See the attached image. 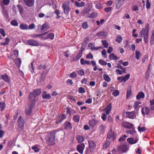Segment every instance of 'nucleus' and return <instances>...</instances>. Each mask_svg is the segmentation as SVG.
I'll list each match as a JSON object with an SVG mask.
<instances>
[{"mask_svg": "<svg viewBox=\"0 0 154 154\" xmlns=\"http://www.w3.org/2000/svg\"><path fill=\"white\" fill-rule=\"evenodd\" d=\"M13 60L17 66H20L21 63V60L20 58H17L15 59H13Z\"/></svg>", "mask_w": 154, "mask_h": 154, "instance_id": "nucleus-27", "label": "nucleus"}, {"mask_svg": "<svg viewBox=\"0 0 154 154\" xmlns=\"http://www.w3.org/2000/svg\"><path fill=\"white\" fill-rule=\"evenodd\" d=\"M9 38H5V42H1L0 45H1L5 46L8 45L9 42Z\"/></svg>", "mask_w": 154, "mask_h": 154, "instance_id": "nucleus-41", "label": "nucleus"}, {"mask_svg": "<svg viewBox=\"0 0 154 154\" xmlns=\"http://www.w3.org/2000/svg\"><path fill=\"white\" fill-rule=\"evenodd\" d=\"M62 7L64 14L68 15L70 10L69 2L66 1L63 3L62 5Z\"/></svg>", "mask_w": 154, "mask_h": 154, "instance_id": "nucleus-4", "label": "nucleus"}, {"mask_svg": "<svg viewBox=\"0 0 154 154\" xmlns=\"http://www.w3.org/2000/svg\"><path fill=\"white\" fill-rule=\"evenodd\" d=\"M109 58L110 60H117L118 59L117 57L113 53H112L109 55Z\"/></svg>", "mask_w": 154, "mask_h": 154, "instance_id": "nucleus-36", "label": "nucleus"}, {"mask_svg": "<svg viewBox=\"0 0 154 154\" xmlns=\"http://www.w3.org/2000/svg\"><path fill=\"white\" fill-rule=\"evenodd\" d=\"M127 141L130 143L133 144L137 143L138 140H134L133 138H128L127 139Z\"/></svg>", "mask_w": 154, "mask_h": 154, "instance_id": "nucleus-24", "label": "nucleus"}, {"mask_svg": "<svg viewBox=\"0 0 154 154\" xmlns=\"http://www.w3.org/2000/svg\"><path fill=\"white\" fill-rule=\"evenodd\" d=\"M45 79V77L43 75V74H41V77L40 78L39 80L38 81V84L39 85H41L44 81Z\"/></svg>", "mask_w": 154, "mask_h": 154, "instance_id": "nucleus-30", "label": "nucleus"}, {"mask_svg": "<svg viewBox=\"0 0 154 154\" xmlns=\"http://www.w3.org/2000/svg\"><path fill=\"white\" fill-rule=\"evenodd\" d=\"M112 109L111 104L109 103L104 109H106V113L107 115L109 114Z\"/></svg>", "mask_w": 154, "mask_h": 154, "instance_id": "nucleus-21", "label": "nucleus"}, {"mask_svg": "<svg viewBox=\"0 0 154 154\" xmlns=\"http://www.w3.org/2000/svg\"><path fill=\"white\" fill-rule=\"evenodd\" d=\"M82 27L83 29H87L88 27L87 23L86 22H83L82 24Z\"/></svg>", "mask_w": 154, "mask_h": 154, "instance_id": "nucleus-48", "label": "nucleus"}, {"mask_svg": "<svg viewBox=\"0 0 154 154\" xmlns=\"http://www.w3.org/2000/svg\"><path fill=\"white\" fill-rule=\"evenodd\" d=\"M130 76L129 74L126 75L124 77H122V79L121 80L120 82H126L129 79Z\"/></svg>", "mask_w": 154, "mask_h": 154, "instance_id": "nucleus-33", "label": "nucleus"}, {"mask_svg": "<svg viewBox=\"0 0 154 154\" xmlns=\"http://www.w3.org/2000/svg\"><path fill=\"white\" fill-rule=\"evenodd\" d=\"M108 35L107 32L105 31H101L97 32L96 33V35L98 36L105 37Z\"/></svg>", "mask_w": 154, "mask_h": 154, "instance_id": "nucleus-19", "label": "nucleus"}, {"mask_svg": "<svg viewBox=\"0 0 154 154\" xmlns=\"http://www.w3.org/2000/svg\"><path fill=\"white\" fill-rule=\"evenodd\" d=\"M98 122V121L97 120L93 119L89 121V123L91 127H94Z\"/></svg>", "mask_w": 154, "mask_h": 154, "instance_id": "nucleus-22", "label": "nucleus"}, {"mask_svg": "<svg viewBox=\"0 0 154 154\" xmlns=\"http://www.w3.org/2000/svg\"><path fill=\"white\" fill-rule=\"evenodd\" d=\"M76 72L78 73L79 75H80L81 76H82L84 75L85 72L84 70L82 69L79 71L77 70Z\"/></svg>", "mask_w": 154, "mask_h": 154, "instance_id": "nucleus-47", "label": "nucleus"}, {"mask_svg": "<svg viewBox=\"0 0 154 154\" xmlns=\"http://www.w3.org/2000/svg\"><path fill=\"white\" fill-rule=\"evenodd\" d=\"M119 94V92L118 90H116L113 92L112 94L114 96L116 97Z\"/></svg>", "mask_w": 154, "mask_h": 154, "instance_id": "nucleus-61", "label": "nucleus"}, {"mask_svg": "<svg viewBox=\"0 0 154 154\" xmlns=\"http://www.w3.org/2000/svg\"><path fill=\"white\" fill-rule=\"evenodd\" d=\"M118 149L119 151L125 152L127 151L128 148L126 144H123L119 146Z\"/></svg>", "mask_w": 154, "mask_h": 154, "instance_id": "nucleus-9", "label": "nucleus"}, {"mask_svg": "<svg viewBox=\"0 0 154 154\" xmlns=\"http://www.w3.org/2000/svg\"><path fill=\"white\" fill-rule=\"evenodd\" d=\"M80 116L79 115H75L73 117V120L75 122H78L80 119Z\"/></svg>", "mask_w": 154, "mask_h": 154, "instance_id": "nucleus-37", "label": "nucleus"}, {"mask_svg": "<svg viewBox=\"0 0 154 154\" xmlns=\"http://www.w3.org/2000/svg\"><path fill=\"white\" fill-rule=\"evenodd\" d=\"M28 44L32 46H38L39 45V42L33 39H29L27 41Z\"/></svg>", "mask_w": 154, "mask_h": 154, "instance_id": "nucleus-8", "label": "nucleus"}, {"mask_svg": "<svg viewBox=\"0 0 154 154\" xmlns=\"http://www.w3.org/2000/svg\"><path fill=\"white\" fill-rule=\"evenodd\" d=\"M114 132L112 131V129H111L109 132L107 137V139H110L112 137H113V139H115L114 136Z\"/></svg>", "mask_w": 154, "mask_h": 154, "instance_id": "nucleus-18", "label": "nucleus"}, {"mask_svg": "<svg viewBox=\"0 0 154 154\" xmlns=\"http://www.w3.org/2000/svg\"><path fill=\"white\" fill-rule=\"evenodd\" d=\"M32 148L35 152H38L39 151V149L38 146L36 145L32 146Z\"/></svg>", "mask_w": 154, "mask_h": 154, "instance_id": "nucleus-51", "label": "nucleus"}, {"mask_svg": "<svg viewBox=\"0 0 154 154\" xmlns=\"http://www.w3.org/2000/svg\"><path fill=\"white\" fill-rule=\"evenodd\" d=\"M82 55V53L81 52H79L78 53V54L76 57L74 59V61H76L79 60V58L81 57Z\"/></svg>", "mask_w": 154, "mask_h": 154, "instance_id": "nucleus-42", "label": "nucleus"}, {"mask_svg": "<svg viewBox=\"0 0 154 154\" xmlns=\"http://www.w3.org/2000/svg\"><path fill=\"white\" fill-rule=\"evenodd\" d=\"M126 116L129 119H133L135 118L136 116L135 114V113L133 112H125Z\"/></svg>", "mask_w": 154, "mask_h": 154, "instance_id": "nucleus-10", "label": "nucleus"}, {"mask_svg": "<svg viewBox=\"0 0 154 154\" xmlns=\"http://www.w3.org/2000/svg\"><path fill=\"white\" fill-rule=\"evenodd\" d=\"M20 29L22 30H26L28 29V26L27 24L25 23H21L20 26Z\"/></svg>", "mask_w": 154, "mask_h": 154, "instance_id": "nucleus-25", "label": "nucleus"}, {"mask_svg": "<svg viewBox=\"0 0 154 154\" xmlns=\"http://www.w3.org/2000/svg\"><path fill=\"white\" fill-rule=\"evenodd\" d=\"M11 25L14 26H18V23L17 22V20H12L11 22Z\"/></svg>", "mask_w": 154, "mask_h": 154, "instance_id": "nucleus-44", "label": "nucleus"}, {"mask_svg": "<svg viewBox=\"0 0 154 154\" xmlns=\"http://www.w3.org/2000/svg\"><path fill=\"white\" fill-rule=\"evenodd\" d=\"M46 69V66L45 65H43L42 64H41L39 65L38 67V70H41L42 69Z\"/></svg>", "mask_w": 154, "mask_h": 154, "instance_id": "nucleus-54", "label": "nucleus"}, {"mask_svg": "<svg viewBox=\"0 0 154 154\" xmlns=\"http://www.w3.org/2000/svg\"><path fill=\"white\" fill-rule=\"evenodd\" d=\"M5 104L4 102H1L0 101V109L1 111H2L5 107Z\"/></svg>", "mask_w": 154, "mask_h": 154, "instance_id": "nucleus-38", "label": "nucleus"}, {"mask_svg": "<svg viewBox=\"0 0 154 154\" xmlns=\"http://www.w3.org/2000/svg\"><path fill=\"white\" fill-rule=\"evenodd\" d=\"M142 113L143 115H147L150 112V110L148 107L143 108L142 109Z\"/></svg>", "mask_w": 154, "mask_h": 154, "instance_id": "nucleus-20", "label": "nucleus"}, {"mask_svg": "<svg viewBox=\"0 0 154 154\" xmlns=\"http://www.w3.org/2000/svg\"><path fill=\"white\" fill-rule=\"evenodd\" d=\"M13 53L11 56H8V57L10 59H14V58H15L17 57L18 56V50H15L13 51Z\"/></svg>", "mask_w": 154, "mask_h": 154, "instance_id": "nucleus-15", "label": "nucleus"}, {"mask_svg": "<svg viewBox=\"0 0 154 154\" xmlns=\"http://www.w3.org/2000/svg\"><path fill=\"white\" fill-rule=\"evenodd\" d=\"M124 0H116L115 1V3L116 5V8L117 9H119L123 4Z\"/></svg>", "mask_w": 154, "mask_h": 154, "instance_id": "nucleus-14", "label": "nucleus"}, {"mask_svg": "<svg viewBox=\"0 0 154 154\" xmlns=\"http://www.w3.org/2000/svg\"><path fill=\"white\" fill-rule=\"evenodd\" d=\"M126 132L128 134H133L136 133V131L134 129L131 130H128L126 131Z\"/></svg>", "mask_w": 154, "mask_h": 154, "instance_id": "nucleus-53", "label": "nucleus"}, {"mask_svg": "<svg viewBox=\"0 0 154 154\" xmlns=\"http://www.w3.org/2000/svg\"><path fill=\"white\" fill-rule=\"evenodd\" d=\"M101 42H102V44L103 45L104 48H107L108 47L109 44L106 41L102 40L101 41Z\"/></svg>", "mask_w": 154, "mask_h": 154, "instance_id": "nucleus-45", "label": "nucleus"}, {"mask_svg": "<svg viewBox=\"0 0 154 154\" xmlns=\"http://www.w3.org/2000/svg\"><path fill=\"white\" fill-rule=\"evenodd\" d=\"M103 78L107 82H109L110 80L111 79L109 76L106 74H104L103 75Z\"/></svg>", "mask_w": 154, "mask_h": 154, "instance_id": "nucleus-35", "label": "nucleus"}, {"mask_svg": "<svg viewBox=\"0 0 154 154\" xmlns=\"http://www.w3.org/2000/svg\"><path fill=\"white\" fill-rule=\"evenodd\" d=\"M17 6L18 7V9L20 14H22L23 13V9L22 6L20 5H17Z\"/></svg>", "mask_w": 154, "mask_h": 154, "instance_id": "nucleus-52", "label": "nucleus"}, {"mask_svg": "<svg viewBox=\"0 0 154 154\" xmlns=\"http://www.w3.org/2000/svg\"><path fill=\"white\" fill-rule=\"evenodd\" d=\"M50 28L48 24L47 23H45L42 25L41 27L42 30H46Z\"/></svg>", "mask_w": 154, "mask_h": 154, "instance_id": "nucleus-26", "label": "nucleus"}, {"mask_svg": "<svg viewBox=\"0 0 154 154\" xmlns=\"http://www.w3.org/2000/svg\"><path fill=\"white\" fill-rule=\"evenodd\" d=\"M145 95L144 93L142 92H139L136 96V98L137 100H139L140 98H144Z\"/></svg>", "mask_w": 154, "mask_h": 154, "instance_id": "nucleus-23", "label": "nucleus"}, {"mask_svg": "<svg viewBox=\"0 0 154 154\" xmlns=\"http://www.w3.org/2000/svg\"><path fill=\"white\" fill-rule=\"evenodd\" d=\"M105 127L103 125L101 124L99 128V131L101 132H103L105 131Z\"/></svg>", "mask_w": 154, "mask_h": 154, "instance_id": "nucleus-43", "label": "nucleus"}, {"mask_svg": "<svg viewBox=\"0 0 154 154\" xmlns=\"http://www.w3.org/2000/svg\"><path fill=\"white\" fill-rule=\"evenodd\" d=\"M135 54H136V58L137 60H139V56H140V55H141L140 53V52H139L137 51H135Z\"/></svg>", "mask_w": 154, "mask_h": 154, "instance_id": "nucleus-55", "label": "nucleus"}, {"mask_svg": "<svg viewBox=\"0 0 154 154\" xmlns=\"http://www.w3.org/2000/svg\"><path fill=\"white\" fill-rule=\"evenodd\" d=\"M72 128L71 124L69 122H67L65 124V128L66 129H71Z\"/></svg>", "mask_w": 154, "mask_h": 154, "instance_id": "nucleus-40", "label": "nucleus"}, {"mask_svg": "<svg viewBox=\"0 0 154 154\" xmlns=\"http://www.w3.org/2000/svg\"><path fill=\"white\" fill-rule=\"evenodd\" d=\"M80 63L82 65H84L85 64L87 65H90L91 63L89 61H86L84 58H81L80 60Z\"/></svg>", "mask_w": 154, "mask_h": 154, "instance_id": "nucleus-29", "label": "nucleus"}, {"mask_svg": "<svg viewBox=\"0 0 154 154\" xmlns=\"http://www.w3.org/2000/svg\"><path fill=\"white\" fill-rule=\"evenodd\" d=\"M42 96L43 99H50L51 98V95L50 94H47L46 91H44L42 94Z\"/></svg>", "mask_w": 154, "mask_h": 154, "instance_id": "nucleus-17", "label": "nucleus"}, {"mask_svg": "<svg viewBox=\"0 0 154 154\" xmlns=\"http://www.w3.org/2000/svg\"><path fill=\"white\" fill-rule=\"evenodd\" d=\"M141 104V102L140 101H136L134 103V104L133 106L134 108L135 109H137V107H138L139 105Z\"/></svg>", "mask_w": 154, "mask_h": 154, "instance_id": "nucleus-49", "label": "nucleus"}, {"mask_svg": "<svg viewBox=\"0 0 154 154\" xmlns=\"http://www.w3.org/2000/svg\"><path fill=\"white\" fill-rule=\"evenodd\" d=\"M25 4L28 7L33 6L34 4L35 0H23Z\"/></svg>", "mask_w": 154, "mask_h": 154, "instance_id": "nucleus-11", "label": "nucleus"}, {"mask_svg": "<svg viewBox=\"0 0 154 154\" xmlns=\"http://www.w3.org/2000/svg\"><path fill=\"white\" fill-rule=\"evenodd\" d=\"M0 33L2 34L3 37H5L6 35L5 30L3 29L0 28Z\"/></svg>", "mask_w": 154, "mask_h": 154, "instance_id": "nucleus-60", "label": "nucleus"}, {"mask_svg": "<svg viewBox=\"0 0 154 154\" xmlns=\"http://www.w3.org/2000/svg\"><path fill=\"white\" fill-rule=\"evenodd\" d=\"M35 103L34 102H30L29 100V103L28 105V107H26L25 109L26 114V115H30L32 112V108L35 105Z\"/></svg>", "mask_w": 154, "mask_h": 154, "instance_id": "nucleus-5", "label": "nucleus"}, {"mask_svg": "<svg viewBox=\"0 0 154 154\" xmlns=\"http://www.w3.org/2000/svg\"><path fill=\"white\" fill-rule=\"evenodd\" d=\"M2 13H3V15H4V16L6 18H7L8 17V14L7 11H5V10H3L2 11Z\"/></svg>", "mask_w": 154, "mask_h": 154, "instance_id": "nucleus-62", "label": "nucleus"}, {"mask_svg": "<svg viewBox=\"0 0 154 154\" xmlns=\"http://www.w3.org/2000/svg\"><path fill=\"white\" fill-rule=\"evenodd\" d=\"M54 35L53 33H51L48 34L47 36L44 38L45 39H50L52 40L54 39Z\"/></svg>", "mask_w": 154, "mask_h": 154, "instance_id": "nucleus-28", "label": "nucleus"}, {"mask_svg": "<svg viewBox=\"0 0 154 154\" xmlns=\"http://www.w3.org/2000/svg\"><path fill=\"white\" fill-rule=\"evenodd\" d=\"M35 27V25L34 23L31 24L28 26V29H34Z\"/></svg>", "mask_w": 154, "mask_h": 154, "instance_id": "nucleus-63", "label": "nucleus"}, {"mask_svg": "<svg viewBox=\"0 0 154 154\" xmlns=\"http://www.w3.org/2000/svg\"><path fill=\"white\" fill-rule=\"evenodd\" d=\"M99 63L102 65H105L107 64V63L106 61L102 60H99Z\"/></svg>", "mask_w": 154, "mask_h": 154, "instance_id": "nucleus-56", "label": "nucleus"}, {"mask_svg": "<svg viewBox=\"0 0 154 154\" xmlns=\"http://www.w3.org/2000/svg\"><path fill=\"white\" fill-rule=\"evenodd\" d=\"M76 139L79 143H82L84 140V138L82 136L79 135L77 136Z\"/></svg>", "mask_w": 154, "mask_h": 154, "instance_id": "nucleus-31", "label": "nucleus"}, {"mask_svg": "<svg viewBox=\"0 0 154 154\" xmlns=\"http://www.w3.org/2000/svg\"><path fill=\"white\" fill-rule=\"evenodd\" d=\"M89 148H90V151H93L94 149L95 148L96 145L95 143L92 140H90L88 141Z\"/></svg>", "mask_w": 154, "mask_h": 154, "instance_id": "nucleus-12", "label": "nucleus"}, {"mask_svg": "<svg viewBox=\"0 0 154 154\" xmlns=\"http://www.w3.org/2000/svg\"><path fill=\"white\" fill-rule=\"evenodd\" d=\"M149 29L145 27L143 28L140 31L139 36L144 37V40L146 44H148L149 41Z\"/></svg>", "mask_w": 154, "mask_h": 154, "instance_id": "nucleus-2", "label": "nucleus"}, {"mask_svg": "<svg viewBox=\"0 0 154 154\" xmlns=\"http://www.w3.org/2000/svg\"><path fill=\"white\" fill-rule=\"evenodd\" d=\"M122 40V37L120 35H118L116 39V41L119 43H120Z\"/></svg>", "mask_w": 154, "mask_h": 154, "instance_id": "nucleus-46", "label": "nucleus"}, {"mask_svg": "<svg viewBox=\"0 0 154 154\" xmlns=\"http://www.w3.org/2000/svg\"><path fill=\"white\" fill-rule=\"evenodd\" d=\"M75 4L76 6L78 7H82L85 5V3L83 2H79L77 1H75Z\"/></svg>", "mask_w": 154, "mask_h": 154, "instance_id": "nucleus-32", "label": "nucleus"}, {"mask_svg": "<svg viewBox=\"0 0 154 154\" xmlns=\"http://www.w3.org/2000/svg\"><path fill=\"white\" fill-rule=\"evenodd\" d=\"M19 127L21 128V129H23L24 125L25 122L23 118L21 116L19 118L17 121Z\"/></svg>", "mask_w": 154, "mask_h": 154, "instance_id": "nucleus-7", "label": "nucleus"}, {"mask_svg": "<svg viewBox=\"0 0 154 154\" xmlns=\"http://www.w3.org/2000/svg\"><path fill=\"white\" fill-rule=\"evenodd\" d=\"M85 148V145L83 143L78 145L76 146V149L80 154H82Z\"/></svg>", "mask_w": 154, "mask_h": 154, "instance_id": "nucleus-6", "label": "nucleus"}, {"mask_svg": "<svg viewBox=\"0 0 154 154\" xmlns=\"http://www.w3.org/2000/svg\"><path fill=\"white\" fill-rule=\"evenodd\" d=\"M97 14L95 12H93L91 14H89L88 16V17L89 18H93L97 17Z\"/></svg>", "mask_w": 154, "mask_h": 154, "instance_id": "nucleus-50", "label": "nucleus"}, {"mask_svg": "<svg viewBox=\"0 0 154 154\" xmlns=\"http://www.w3.org/2000/svg\"><path fill=\"white\" fill-rule=\"evenodd\" d=\"M55 134V132L53 131L47 134L46 140L49 144L53 145L54 144Z\"/></svg>", "mask_w": 154, "mask_h": 154, "instance_id": "nucleus-3", "label": "nucleus"}, {"mask_svg": "<svg viewBox=\"0 0 154 154\" xmlns=\"http://www.w3.org/2000/svg\"><path fill=\"white\" fill-rule=\"evenodd\" d=\"M77 75L74 72H72L70 74V76L72 78H74L77 77Z\"/></svg>", "mask_w": 154, "mask_h": 154, "instance_id": "nucleus-59", "label": "nucleus"}, {"mask_svg": "<svg viewBox=\"0 0 154 154\" xmlns=\"http://www.w3.org/2000/svg\"><path fill=\"white\" fill-rule=\"evenodd\" d=\"M110 144V142L109 141H106L104 145L103 146L104 148H106Z\"/></svg>", "mask_w": 154, "mask_h": 154, "instance_id": "nucleus-57", "label": "nucleus"}, {"mask_svg": "<svg viewBox=\"0 0 154 154\" xmlns=\"http://www.w3.org/2000/svg\"><path fill=\"white\" fill-rule=\"evenodd\" d=\"M93 151H90V148H87L86 149L85 153L86 154H91V153L93 152Z\"/></svg>", "mask_w": 154, "mask_h": 154, "instance_id": "nucleus-64", "label": "nucleus"}, {"mask_svg": "<svg viewBox=\"0 0 154 154\" xmlns=\"http://www.w3.org/2000/svg\"><path fill=\"white\" fill-rule=\"evenodd\" d=\"M122 125L125 128L131 129L133 127L134 125L128 122H125L122 123Z\"/></svg>", "mask_w": 154, "mask_h": 154, "instance_id": "nucleus-13", "label": "nucleus"}, {"mask_svg": "<svg viewBox=\"0 0 154 154\" xmlns=\"http://www.w3.org/2000/svg\"><path fill=\"white\" fill-rule=\"evenodd\" d=\"M138 131L140 132H143L145 131L146 128L145 127H142L141 124H140L138 127Z\"/></svg>", "mask_w": 154, "mask_h": 154, "instance_id": "nucleus-34", "label": "nucleus"}, {"mask_svg": "<svg viewBox=\"0 0 154 154\" xmlns=\"http://www.w3.org/2000/svg\"><path fill=\"white\" fill-rule=\"evenodd\" d=\"M150 44L151 45H152L154 44V30L152 32L150 41Z\"/></svg>", "mask_w": 154, "mask_h": 154, "instance_id": "nucleus-39", "label": "nucleus"}, {"mask_svg": "<svg viewBox=\"0 0 154 154\" xmlns=\"http://www.w3.org/2000/svg\"><path fill=\"white\" fill-rule=\"evenodd\" d=\"M78 91L80 93H84L85 92V89L82 87L79 88Z\"/></svg>", "mask_w": 154, "mask_h": 154, "instance_id": "nucleus-58", "label": "nucleus"}, {"mask_svg": "<svg viewBox=\"0 0 154 154\" xmlns=\"http://www.w3.org/2000/svg\"><path fill=\"white\" fill-rule=\"evenodd\" d=\"M0 79H3L6 82H9L10 81V78L7 74L2 75L0 77Z\"/></svg>", "mask_w": 154, "mask_h": 154, "instance_id": "nucleus-16", "label": "nucleus"}, {"mask_svg": "<svg viewBox=\"0 0 154 154\" xmlns=\"http://www.w3.org/2000/svg\"><path fill=\"white\" fill-rule=\"evenodd\" d=\"M34 94L32 93H30L29 97L30 101L34 102L35 103L37 101L38 99L36 98V97L40 95L41 93V89H35L33 91Z\"/></svg>", "mask_w": 154, "mask_h": 154, "instance_id": "nucleus-1", "label": "nucleus"}]
</instances>
